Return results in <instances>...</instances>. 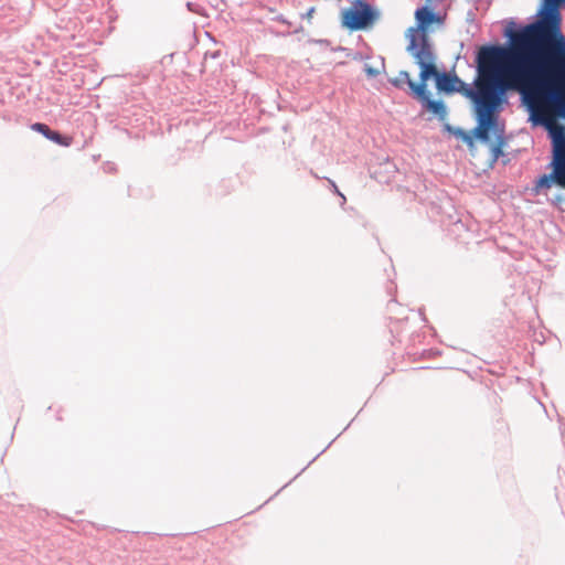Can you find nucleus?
Listing matches in <instances>:
<instances>
[{"instance_id": "nucleus-15", "label": "nucleus", "mask_w": 565, "mask_h": 565, "mask_svg": "<svg viewBox=\"0 0 565 565\" xmlns=\"http://www.w3.org/2000/svg\"><path fill=\"white\" fill-rule=\"evenodd\" d=\"M465 140H466L470 146H472V143H473V142H472V138H471V137L466 136V137H465Z\"/></svg>"}, {"instance_id": "nucleus-5", "label": "nucleus", "mask_w": 565, "mask_h": 565, "mask_svg": "<svg viewBox=\"0 0 565 565\" xmlns=\"http://www.w3.org/2000/svg\"><path fill=\"white\" fill-rule=\"evenodd\" d=\"M342 25L351 31L364 30L375 21V12L370 4L356 0L352 7L341 13Z\"/></svg>"}, {"instance_id": "nucleus-4", "label": "nucleus", "mask_w": 565, "mask_h": 565, "mask_svg": "<svg viewBox=\"0 0 565 565\" xmlns=\"http://www.w3.org/2000/svg\"><path fill=\"white\" fill-rule=\"evenodd\" d=\"M416 25L406 31L408 44L406 51L413 56L419 53L433 52V46L428 40V28L433 23L441 24L443 20L434 13L428 7L419 8L415 11Z\"/></svg>"}, {"instance_id": "nucleus-13", "label": "nucleus", "mask_w": 565, "mask_h": 565, "mask_svg": "<svg viewBox=\"0 0 565 565\" xmlns=\"http://www.w3.org/2000/svg\"><path fill=\"white\" fill-rule=\"evenodd\" d=\"M331 186H332V190L335 194H338L339 196H341L343 199V201H345V196L340 192L338 185L332 181V180H329Z\"/></svg>"}, {"instance_id": "nucleus-9", "label": "nucleus", "mask_w": 565, "mask_h": 565, "mask_svg": "<svg viewBox=\"0 0 565 565\" xmlns=\"http://www.w3.org/2000/svg\"><path fill=\"white\" fill-rule=\"evenodd\" d=\"M425 106L426 109L437 115L440 119L446 117V107L440 100H431L427 94V87L424 88L423 96H416Z\"/></svg>"}, {"instance_id": "nucleus-3", "label": "nucleus", "mask_w": 565, "mask_h": 565, "mask_svg": "<svg viewBox=\"0 0 565 565\" xmlns=\"http://www.w3.org/2000/svg\"><path fill=\"white\" fill-rule=\"evenodd\" d=\"M414 58L420 67L419 78L422 79V82H424L426 84L429 78L434 77L436 79V86H437L438 90L445 92L448 94L459 92V93H462L465 96L471 98L476 104V117L478 118V103H477L476 94H478V92H479L478 83L481 79V73H480L479 66H478L479 77L476 82L477 89L473 90L471 88H467L466 84L462 81H460L456 75L438 72L437 66H436V56H435L434 51L429 52V53L422 52L418 54V56H415ZM477 63L479 64V55L477 56Z\"/></svg>"}, {"instance_id": "nucleus-11", "label": "nucleus", "mask_w": 565, "mask_h": 565, "mask_svg": "<svg viewBox=\"0 0 565 565\" xmlns=\"http://www.w3.org/2000/svg\"><path fill=\"white\" fill-rule=\"evenodd\" d=\"M32 129L42 134L44 137H46L49 139V136H51L52 134V129H50V127L45 124H41V122H36L34 125H32Z\"/></svg>"}, {"instance_id": "nucleus-14", "label": "nucleus", "mask_w": 565, "mask_h": 565, "mask_svg": "<svg viewBox=\"0 0 565 565\" xmlns=\"http://www.w3.org/2000/svg\"><path fill=\"white\" fill-rule=\"evenodd\" d=\"M313 13H315V8L312 7V8H310V9L308 10V12L305 14V18H306V19H308V20H310V19H312Z\"/></svg>"}, {"instance_id": "nucleus-2", "label": "nucleus", "mask_w": 565, "mask_h": 565, "mask_svg": "<svg viewBox=\"0 0 565 565\" xmlns=\"http://www.w3.org/2000/svg\"><path fill=\"white\" fill-rule=\"evenodd\" d=\"M563 0H544L539 19L509 31L507 45L479 51L480 72L539 70L565 53L559 7Z\"/></svg>"}, {"instance_id": "nucleus-8", "label": "nucleus", "mask_w": 565, "mask_h": 565, "mask_svg": "<svg viewBox=\"0 0 565 565\" xmlns=\"http://www.w3.org/2000/svg\"><path fill=\"white\" fill-rule=\"evenodd\" d=\"M553 178L562 188H565V145L553 149Z\"/></svg>"}, {"instance_id": "nucleus-1", "label": "nucleus", "mask_w": 565, "mask_h": 565, "mask_svg": "<svg viewBox=\"0 0 565 565\" xmlns=\"http://www.w3.org/2000/svg\"><path fill=\"white\" fill-rule=\"evenodd\" d=\"M478 125L475 136L490 140V131L499 132L498 110L508 90H515L530 110L534 125L544 126L553 141V149L565 145V127L557 118L565 119V95L537 70L480 72Z\"/></svg>"}, {"instance_id": "nucleus-10", "label": "nucleus", "mask_w": 565, "mask_h": 565, "mask_svg": "<svg viewBox=\"0 0 565 565\" xmlns=\"http://www.w3.org/2000/svg\"><path fill=\"white\" fill-rule=\"evenodd\" d=\"M49 140L64 147H70L73 142V138L71 136H63L54 130L52 131L51 136H49Z\"/></svg>"}, {"instance_id": "nucleus-12", "label": "nucleus", "mask_w": 565, "mask_h": 565, "mask_svg": "<svg viewBox=\"0 0 565 565\" xmlns=\"http://www.w3.org/2000/svg\"><path fill=\"white\" fill-rule=\"evenodd\" d=\"M552 180H554L553 174L552 175L544 174L539 179V181L536 183V188H541V189L542 188H546V189L551 188Z\"/></svg>"}, {"instance_id": "nucleus-16", "label": "nucleus", "mask_w": 565, "mask_h": 565, "mask_svg": "<svg viewBox=\"0 0 565 565\" xmlns=\"http://www.w3.org/2000/svg\"><path fill=\"white\" fill-rule=\"evenodd\" d=\"M494 150H495V157H498L499 152H501L500 147L499 146L495 147Z\"/></svg>"}, {"instance_id": "nucleus-6", "label": "nucleus", "mask_w": 565, "mask_h": 565, "mask_svg": "<svg viewBox=\"0 0 565 565\" xmlns=\"http://www.w3.org/2000/svg\"><path fill=\"white\" fill-rule=\"evenodd\" d=\"M537 71L565 95V53Z\"/></svg>"}, {"instance_id": "nucleus-7", "label": "nucleus", "mask_w": 565, "mask_h": 565, "mask_svg": "<svg viewBox=\"0 0 565 565\" xmlns=\"http://www.w3.org/2000/svg\"><path fill=\"white\" fill-rule=\"evenodd\" d=\"M390 83L396 88H403L407 85L415 96H423L424 88L427 87V84L422 82L420 78L419 83H415L406 71H401L396 77L390 78Z\"/></svg>"}]
</instances>
